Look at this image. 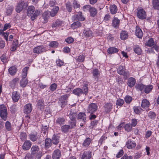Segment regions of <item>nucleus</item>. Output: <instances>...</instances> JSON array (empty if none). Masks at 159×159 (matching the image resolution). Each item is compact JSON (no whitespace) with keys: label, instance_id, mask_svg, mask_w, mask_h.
<instances>
[{"label":"nucleus","instance_id":"393cba45","mask_svg":"<svg viewBox=\"0 0 159 159\" xmlns=\"http://www.w3.org/2000/svg\"><path fill=\"white\" fill-rule=\"evenodd\" d=\"M120 20L117 18L115 17L112 20V25L116 28H118L120 24Z\"/></svg>","mask_w":159,"mask_h":159},{"label":"nucleus","instance_id":"c03bdc74","mask_svg":"<svg viewBox=\"0 0 159 159\" xmlns=\"http://www.w3.org/2000/svg\"><path fill=\"white\" fill-rule=\"evenodd\" d=\"M58 45L59 43L57 42L56 41H53L50 42L48 46L51 48H56L58 47Z\"/></svg>","mask_w":159,"mask_h":159},{"label":"nucleus","instance_id":"a878e982","mask_svg":"<svg viewBox=\"0 0 159 159\" xmlns=\"http://www.w3.org/2000/svg\"><path fill=\"white\" fill-rule=\"evenodd\" d=\"M150 105V103L146 99L142 100L141 103V107L143 108H148Z\"/></svg>","mask_w":159,"mask_h":159},{"label":"nucleus","instance_id":"2eb2a0df","mask_svg":"<svg viewBox=\"0 0 159 159\" xmlns=\"http://www.w3.org/2000/svg\"><path fill=\"white\" fill-rule=\"evenodd\" d=\"M61 131L63 133H66L70 132V129L68 125H65L62 126L61 128Z\"/></svg>","mask_w":159,"mask_h":159},{"label":"nucleus","instance_id":"7ed1b4c3","mask_svg":"<svg viewBox=\"0 0 159 159\" xmlns=\"http://www.w3.org/2000/svg\"><path fill=\"white\" fill-rule=\"evenodd\" d=\"M117 72L119 74L123 75L125 79L129 76V72L126 70L124 66H120L117 68Z\"/></svg>","mask_w":159,"mask_h":159},{"label":"nucleus","instance_id":"f3484780","mask_svg":"<svg viewBox=\"0 0 159 159\" xmlns=\"http://www.w3.org/2000/svg\"><path fill=\"white\" fill-rule=\"evenodd\" d=\"M25 4V2L24 1L21 2L19 3L17 5L16 10L18 13H20L22 11L23 8V6Z\"/></svg>","mask_w":159,"mask_h":159},{"label":"nucleus","instance_id":"4468645a","mask_svg":"<svg viewBox=\"0 0 159 159\" xmlns=\"http://www.w3.org/2000/svg\"><path fill=\"white\" fill-rule=\"evenodd\" d=\"M65 122V118L63 117H59L56 119L55 121L56 124L61 126L64 124Z\"/></svg>","mask_w":159,"mask_h":159},{"label":"nucleus","instance_id":"9b49d317","mask_svg":"<svg viewBox=\"0 0 159 159\" xmlns=\"http://www.w3.org/2000/svg\"><path fill=\"white\" fill-rule=\"evenodd\" d=\"M77 119L78 120H81L84 123L86 121V115L84 113L80 112L78 115Z\"/></svg>","mask_w":159,"mask_h":159},{"label":"nucleus","instance_id":"72a5a7b5","mask_svg":"<svg viewBox=\"0 0 159 159\" xmlns=\"http://www.w3.org/2000/svg\"><path fill=\"white\" fill-rule=\"evenodd\" d=\"M8 71L11 75H14L17 71V69L16 67L12 66L9 69Z\"/></svg>","mask_w":159,"mask_h":159},{"label":"nucleus","instance_id":"c756f323","mask_svg":"<svg viewBox=\"0 0 159 159\" xmlns=\"http://www.w3.org/2000/svg\"><path fill=\"white\" fill-rule=\"evenodd\" d=\"M153 88V86L152 85H145L144 91L146 93H148L151 91Z\"/></svg>","mask_w":159,"mask_h":159},{"label":"nucleus","instance_id":"f03ea898","mask_svg":"<svg viewBox=\"0 0 159 159\" xmlns=\"http://www.w3.org/2000/svg\"><path fill=\"white\" fill-rule=\"evenodd\" d=\"M8 113L6 107L3 105L0 106V116L4 121L7 117Z\"/></svg>","mask_w":159,"mask_h":159},{"label":"nucleus","instance_id":"bb28decb","mask_svg":"<svg viewBox=\"0 0 159 159\" xmlns=\"http://www.w3.org/2000/svg\"><path fill=\"white\" fill-rule=\"evenodd\" d=\"M59 9V7L58 6L55 7L52 9L50 13L51 16L52 17L54 16L57 13Z\"/></svg>","mask_w":159,"mask_h":159},{"label":"nucleus","instance_id":"b1692460","mask_svg":"<svg viewBox=\"0 0 159 159\" xmlns=\"http://www.w3.org/2000/svg\"><path fill=\"white\" fill-rule=\"evenodd\" d=\"M110 11L111 14H115L117 11V6L114 4L110 5Z\"/></svg>","mask_w":159,"mask_h":159},{"label":"nucleus","instance_id":"3c124183","mask_svg":"<svg viewBox=\"0 0 159 159\" xmlns=\"http://www.w3.org/2000/svg\"><path fill=\"white\" fill-rule=\"evenodd\" d=\"M145 85L142 84H136L135 87L137 89L140 91L144 90Z\"/></svg>","mask_w":159,"mask_h":159},{"label":"nucleus","instance_id":"58836bf2","mask_svg":"<svg viewBox=\"0 0 159 159\" xmlns=\"http://www.w3.org/2000/svg\"><path fill=\"white\" fill-rule=\"evenodd\" d=\"M91 139L89 138H86L84 141L83 143V146L84 147H87L89 145L91 142Z\"/></svg>","mask_w":159,"mask_h":159},{"label":"nucleus","instance_id":"603ef678","mask_svg":"<svg viewBox=\"0 0 159 159\" xmlns=\"http://www.w3.org/2000/svg\"><path fill=\"white\" fill-rule=\"evenodd\" d=\"M76 116V114L75 113L70 111L69 116L71 120H76L75 119Z\"/></svg>","mask_w":159,"mask_h":159},{"label":"nucleus","instance_id":"f257e3e1","mask_svg":"<svg viewBox=\"0 0 159 159\" xmlns=\"http://www.w3.org/2000/svg\"><path fill=\"white\" fill-rule=\"evenodd\" d=\"M88 91L87 86L86 84H85L82 89L77 88L74 89L72 93L78 97L80 96L83 94V95L84 97L82 98V100H81L82 101L85 100L84 95H85L87 94Z\"/></svg>","mask_w":159,"mask_h":159},{"label":"nucleus","instance_id":"412c9836","mask_svg":"<svg viewBox=\"0 0 159 159\" xmlns=\"http://www.w3.org/2000/svg\"><path fill=\"white\" fill-rule=\"evenodd\" d=\"M12 98L14 102H17L20 98V95L17 91H14L12 93Z\"/></svg>","mask_w":159,"mask_h":159},{"label":"nucleus","instance_id":"dca6fc26","mask_svg":"<svg viewBox=\"0 0 159 159\" xmlns=\"http://www.w3.org/2000/svg\"><path fill=\"white\" fill-rule=\"evenodd\" d=\"M92 74L93 78L96 81H97L98 79V77L100 76V72L98 69H95L93 70Z\"/></svg>","mask_w":159,"mask_h":159},{"label":"nucleus","instance_id":"e433bc0d","mask_svg":"<svg viewBox=\"0 0 159 159\" xmlns=\"http://www.w3.org/2000/svg\"><path fill=\"white\" fill-rule=\"evenodd\" d=\"M19 79L18 78H15L11 82V86L12 88H14L16 84L18 82Z\"/></svg>","mask_w":159,"mask_h":159},{"label":"nucleus","instance_id":"052dcab7","mask_svg":"<svg viewBox=\"0 0 159 159\" xmlns=\"http://www.w3.org/2000/svg\"><path fill=\"white\" fill-rule=\"evenodd\" d=\"M156 116L155 113L152 111H150L148 113L149 117L151 119H154Z\"/></svg>","mask_w":159,"mask_h":159},{"label":"nucleus","instance_id":"473e14b6","mask_svg":"<svg viewBox=\"0 0 159 159\" xmlns=\"http://www.w3.org/2000/svg\"><path fill=\"white\" fill-rule=\"evenodd\" d=\"M120 38L123 40L127 39L128 38L127 32L125 31H122L120 34Z\"/></svg>","mask_w":159,"mask_h":159},{"label":"nucleus","instance_id":"5701e85b","mask_svg":"<svg viewBox=\"0 0 159 159\" xmlns=\"http://www.w3.org/2000/svg\"><path fill=\"white\" fill-rule=\"evenodd\" d=\"M38 135V134L36 133L31 134L29 135V139L32 141L35 142L38 139L39 135Z\"/></svg>","mask_w":159,"mask_h":159},{"label":"nucleus","instance_id":"79ce46f5","mask_svg":"<svg viewBox=\"0 0 159 159\" xmlns=\"http://www.w3.org/2000/svg\"><path fill=\"white\" fill-rule=\"evenodd\" d=\"M112 105L110 103H107V104H105V111L107 112H109L112 109Z\"/></svg>","mask_w":159,"mask_h":159},{"label":"nucleus","instance_id":"cd10ccee","mask_svg":"<svg viewBox=\"0 0 159 159\" xmlns=\"http://www.w3.org/2000/svg\"><path fill=\"white\" fill-rule=\"evenodd\" d=\"M119 50L114 47H111L108 48L107 51L109 54H114L117 52Z\"/></svg>","mask_w":159,"mask_h":159},{"label":"nucleus","instance_id":"f8f14e48","mask_svg":"<svg viewBox=\"0 0 159 159\" xmlns=\"http://www.w3.org/2000/svg\"><path fill=\"white\" fill-rule=\"evenodd\" d=\"M31 145L32 143L30 141H26L24 143L22 148L25 150H28L30 148Z\"/></svg>","mask_w":159,"mask_h":159},{"label":"nucleus","instance_id":"7c9ffc66","mask_svg":"<svg viewBox=\"0 0 159 159\" xmlns=\"http://www.w3.org/2000/svg\"><path fill=\"white\" fill-rule=\"evenodd\" d=\"M35 11L34 7L32 6H30L28 7L27 14L28 16H31L33 15Z\"/></svg>","mask_w":159,"mask_h":159},{"label":"nucleus","instance_id":"6e6d98bb","mask_svg":"<svg viewBox=\"0 0 159 159\" xmlns=\"http://www.w3.org/2000/svg\"><path fill=\"white\" fill-rule=\"evenodd\" d=\"M5 127L7 130L8 131H10L11 130V123L8 121H7L5 123Z\"/></svg>","mask_w":159,"mask_h":159},{"label":"nucleus","instance_id":"13d9d810","mask_svg":"<svg viewBox=\"0 0 159 159\" xmlns=\"http://www.w3.org/2000/svg\"><path fill=\"white\" fill-rule=\"evenodd\" d=\"M125 102L127 103H129L132 100V97L129 96H127L125 98Z\"/></svg>","mask_w":159,"mask_h":159},{"label":"nucleus","instance_id":"e2e57ef3","mask_svg":"<svg viewBox=\"0 0 159 159\" xmlns=\"http://www.w3.org/2000/svg\"><path fill=\"white\" fill-rule=\"evenodd\" d=\"M26 135L25 133H22L20 134V139L22 140H25L26 138Z\"/></svg>","mask_w":159,"mask_h":159},{"label":"nucleus","instance_id":"864d4df0","mask_svg":"<svg viewBox=\"0 0 159 159\" xmlns=\"http://www.w3.org/2000/svg\"><path fill=\"white\" fill-rule=\"evenodd\" d=\"M76 120H71L70 125H69L70 129L74 128L76 126Z\"/></svg>","mask_w":159,"mask_h":159},{"label":"nucleus","instance_id":"09e8293b","mask_svg":"<svg viewBox=\"0 0 159 159\" xmlns=\"http://www.w3.org/2000/svg\"><path fill=\"white\" fill-rule=\"evenodd\" d=\"M33 16H31V19L32 20H34L40 14V11L36 10Z\"/></svg>","mask_w":159,"mask_h":159},{"label":"nucleus","instance_id":"1a4fd4ad","mask_svg":"<svg viewBox=\"0 0 159 159\" xmlns=\"http://www.w3.org/2000/svg\"><path fill=\"white\" fill-rule=\"evenodd\" d=\"M93 33L89 29L85 28L83 32V34L86 37H89L93 36Z\"/></svg>","mask_w":159,"mask_h":159},{"label":"nucleus","instance_id":"bf43d9fd","mask_svg":"<svg viewBox=\"0 0 159 159\" xmlns=\"http://www.w3.org/2000/svg\"><path fill=\"white\" fill-rule=\"evenodd\" d=\"M124 101L123 99H119L117 100L116 105H117L121 106L123 104Z\"/></svg>","mask_w":159,"mask_h":159},{"label":"nucleus","instance_id":"39448f33","mask_svg":"<svg viewBox=\"0 0 159 159\" xmlns=\"http://www.w3.org/2000/svg\"><path fill=\"white\" fill-rule=\"evenodd\" d=\"M98 109V106L95 103L90 104L88 107L87 111L88 112L90 113H94Z\"/></svg>","mask_w":159,"mask_h":159},{"label":"nucleus","instance_id":"423d86ee","mask_svg":"<svg viewBox=\"0 0 159 159\" xmlns=\"http://www.w3.org/2000/svg\"><path fill=\"white\" fill-rule=\"evenodd\" d=\"M46 48L43 45L37 46L34 48L33 52L34 53L40 54L46 51Z\"/></svg>","mask_w":159,"mask_h":159},{"label":"nucleus","instance_id":"6e6552de","mask_svg":"<svg viewBox=\"0 0 159 159\" xmlns=\"http://www.w3.org/2000/svg\"><path fill=\"white\" fill-rule=\"evenodd\" d=\"M61 152L59 149H57L55 150L52 155V159H60L61 157Z\"/></svg>","mask_w":159,"mask_h":159},{"label":"nucleus","instance_id":"338daca9","mask_svg":"<svg viewBox=\"0 0 159 159\" xmlns=\"http://www.w3.org/2000/svg\"><path fill=\"white\" fill-rule=\"evenodd\" d=\"M91 7V6L90 5H86L84 6L83 7V10L84 11H86L88 10H89L90 9Z\"/></svg>","mask_w":159,"mask_h":159},{"label":"nucleus","instance_id":"6ab92c4d","mask_svg":"<svg viewBox=\"0 0 159 159\" xmlns=\"http://www.w3.org/2000/svg\"><path fill=\"white\" fill-rule=\"evenodd\" d=\"M135 33L136 36L139 38H142L143 33L141 30L138 26H136Z\"/></svg>","mask_w":159,"mask_h":159},{"label":"nucleus","instance_id":"0e129e2a","mask_svg":"<svg viewBox=\"0 0 159 159\" xmlns=\"http://www.w3.org/2000/svg\"><path fill=\"white\" fill-rule=\"evenodd\" d=\"M73 6L74 8H79L80 5L77 1H74L73 3Z\"/></svg>","mask_w":159,"mask_h":159},{"label":"nucleus","instance_id":"de8ad7c7","mask_svg":"<svg viewBox=\"0 0 159 159\" xmlns=\"http://www.w3.org/2000/svg\"><path fill=\"white\" fill-rule=\"evenodd\" d=\"M29 68V67H26L24 69L22 73V79H26L27 75V71Z\"/></svg>","mask_w":159,"mask_h":159},{"label":"nucleus","instance_id":"a18cd8bd","mask_svg":"<svg viewBox=\"0 0 159 159\" xmlns=\"http://www.w3.org/2000/svg\"><path fill=\"white\" fill-rule=\"evenodd\" d=\"M66 9L69 12H71L72 9V6L71 3L69 2H67L66 3Z\"/></svg>","mask_w":159,"mask_h":159},{"label":"nucleus","instance_id":"680f3d73","mask_svg":"<svg viewBox=\"0 0 159 159\" xmlns=\"http://www.w3.org/2000/svg\"><path fill=\"white\" fill-rule=\"evenodd\" d=\"M13 9L11 7H8L6 13L7 15H11Z\"/></svg>","mask_w":159,"mask_h":159},{"label":"nucleus","instance_id":"ea45409f","mask_svg":"<svg viewBox=\"0 0 159 159\" xmlns=\"http://www.w3.org/2000/svg\"><path fill=\"white\" fill-rule=\"evenodd\" d=\"M154 41L153 39L151 38L149 39L148 41L145 44V45L146 46H148V47H152V46H154Z\"/></svg>","mask_w":159,"mask_h":159},{"label":"nucleus","instance_id":"aec40b11","mask_svg":"<svg viewBox=\"0 0 159 159\" xmlns=\"http://www.w3.org/2000/svg\"><path fill=\"white\" fill-rule=\"evenodd\" d=\"M91 152L89 151H84L82 157V159H89L91 157Z\"/></svg>","mask_w":159,"mask_h":159},{"label":"nucleus","instance_id":"2f4dec72","mask_svg":"<svg viewBox=\"0 0 159 159\" xmlns=\"http://www.w3.org/2000/svg\"><path fill=\"white\" fill-rule=\"evenodd\" d=\"M52 143L55 144H57L59 143V136L54 134L52 139Z\"/></svg>","mask_w":159,"mask_h":159},{"label":"nucleus","instance_id":"774afa93","mask_svg":"<svg viewBox=\"0 0 159 159\" xmlns=\"http://www.w3.org/2000/svg\"><path fill=\"white\" fill-rule=\"evenodd\" d=\"M3 63H5L7 62V59L6 58V56L5 55L3 54L0 57Z\"/></svg>","mask_w":159,"mask_h":159},{"label":"nucleus","instance_id":"4be33fe9","mask_svg":"<svg viewBox=\"0 0 159 159\" xmlns=\"http://www.w3.org/2000/svg\"><path fill=\"white\" fill-rule=\"evenodd\" d=\"M91 16L94 17L98 13V11L97 9L93 7H91L89 11Z\"/></svg>","mask_w":159,"mask_h":159},{"label":"nucleus","instance_id":"37998d69","mask_svg":"<svg viewBox=\"0 0 159 159\" xmlns=\"http://www.w3.org/2000/svg\"><path fill=\"white\" fill-rule=\"evenodd\" d=\"M152 5L155 9H159V0H153Z\"/></svg>","mask_w":159,"mask_h":159},{"label":"nucleus","instance_id":"4c0bfd02","mask_svg":"<svg viewBox=\"0 0 159 159\" xmlns=\"http://www.w3.org/2000/svg\"><path fill=\"white\" fill-rule=\"evenodd\" d=\"M52 140L48 138H46L45 140V147L46 148H48L51 146L52 145Z\"/></svg>","mask_w":159,"mask_h":159},{"label":"nucleus","instance_id":"a211bd4d","mask_svg":"<svg viewBox=\"0 0 159 159\" xmlns=\"http://www.w3.org/2000/svg\"><path fill=\"white\" fill-rule=\"evenodd\" d=\"M136 83L135 79L133 77L129 78L128 81L127 85L130 88L133 87Z\"/></svg>","mask_w":159,"mask_h":159},{"label":"nucleus","instance_id":"c85d7f7f","mask_svg":"<svg viewBox=\"0 0 159 159\" xmlns=\"http://www.w3.org/2000/svg\"><path fill=\"white\" fill-rule=\"evenodd\" d=\"M81 23L79 21L74 22L71 25V27L73 29H75L81 26Z\"/></svg>","mask_w":159,"mask_h":159},{"label":"nucleus","instance_id":"c9c22d12","mask_svg":"<svg viewBox=\"0 0 159 159\" xmlns=\"http://www.w3.org/2000/svg\"><path fill=\"white\" fill-rule=\"evenodd\" d=\"M134 50L135 53L138 55L140 54L142 52L141 48L138 45L134 46Z\"/></svg>","mask_w":159,"mask_h":159},{"label":"nucleus","instance_id":"f704fd0d","mask_svg":"<svg viewBox=\"0 0 159 159\" xmlns=\"http://www.w3.org/2000/svg\"><path fill=\"white\" fill-rule=\"evenodd\" d=\"M75 16L76 19L79 21H83L85 19V18L82 16V12H79Z\"/></svg>","mask_w":159,"mask_h":159},{"label":"nucleus","instance_id":"5fc2aeb1","mask_svg":"<svg viewBox=\"0 0 159 159\" xmlns=\"http://www.w3.org/2000/svg\"><path fill=\"white\" fill-rule=\"evenodd\" d=\"M132 126L129 124H127L125 125V128L126 131L129 132L132 130Z\"/></svg>","mask_w":159,"mask_h":159},{"label":"nucleus","instance_id":"ddd939ff","mask_svg":"<svg viewBox=\"0 0 159 159\" xmlns=\"http://www.w3.org/2000/svg\"><path fill=\"white\" fill-rule=\"evenodd\" d=\"M39 151V148L36 145H33L31 148V153L34 156H36V154Z\"/></svg>","mask_w":159,"mask_h":159},{"label":"nucleus","instance_id":"20e7f679","mask_svg":"<svg viewBox=\"0 0 159 159\" xmlns=\"http://www.w3.org/2000/svg\"><path fill=\"white\" fill-rule=\"evenodd\" d=\"M137 17L140 19L143 20L146 19V15L145 11L141 8H138L137 9Z\"/></svg>","mask_w":159,"mask_h":159},{"label":"nucleus","instance_id":"8fccbe9b","mask_svg":"<svg viewBox=\"0 0 159 159\" xmlns=\"http://www.w3.org/2000/svg\"><path fill=\"white\" fill-rule=\"evenodd\" d=\"M37 105L38 106L39 108L40 109H43L44 104L43 101L42 99H40L38 101Z\"/></svg>","mask_w":159,"mask_h":159},{"label":"nucleus","instance_id":"69168bd1","mask_svg":"<svg viewBox=\"0 0 159 159\" xmlns=\"http://www.w3.org/2000/svg\"><path fill=\"white\" fill-rule=\"evenodd\" d=\"M34 156L31 153H28L26 155L25 158V159H34Z\"/></svg>","mask_w":159,"mask_h":159},{"label":"nucleus","instance_id":"49530a36","mask_svg":"<svg viewBox=\"0 0 159 159\" xmlns=\"http://www.w3.org/2000/svg\"><path fill=\"white\" fill-rule=\"evenodd\" d=\"M28 83V80L26 79H22L20 80V84L21 86L22 87H25Z\"/></svg>","mask_w":159,"mask_h":159},{"label":"nucleus","instance_id":"4d7b16f0","mask_svg":"<svg viewBox=\"0 0 159 159\" xmlns=\"http://www.w3.org/2000/svg\"><path fill=\"white\" fill-rule=\"evenodd\" d=\"M67 101L65 100H61L60 98L59 103L62 107H64V106L66 104Z\"/></svg>","mask_w":159,"mask_h":159},{"label":"nucleus","instance_id":"a19ab883","mask_svg":"<svg viewBox=\"0 0 159 159\" xmlns=\"http://www.w3.org/2000/svg\"><path fill=\"white\" fill-rule=\"evenodd\" d=\"M61 24L62 21L59 20H57L52 23V26L53 28H56L61 25Z\"/></svg>","mask_w":159,"mask_h":159},{"label":"nucleus","instance_id":"0eeeda50","mask_svg":"<svg viewBox=\"0 0 159 159\" xmlns=\"http://www.w3.org/2000/svg\"><path fill=\"white\" fill-rule=\"evenodd\" d=\"M126 146L129 149H132L134 148L136 146V144L135 142L132 141L130 139H128L126 143Z\"/></svg>","mask_w":159,"mask_h":159},{"label":"nucleus","instance_id":"9d476101","mask_svg":"<svg viewBox=\"0 0 159 159\" xmlns=\"http://www.w3.org/2000/svg\"><path fill=\"white\" fill-rule=\"evenodd\" d=\"M32 110L31 104L28 103L24 107V112L26 114L30 113Z\"/></svg>","mask_w":159,"mask_h":159}]
</instances>
